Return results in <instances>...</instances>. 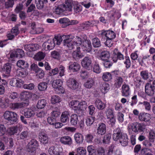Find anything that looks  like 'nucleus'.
I'll return each instance as SVG.
<instances>
[{
  "instance_id": "f257e3e1",
  "label": "nucleus",
  "mask_w": 155,
  "mask_h": 155,
  "mask_svg": "<svg viewBox=\"0 0 155 155\" xmlns=\"http://www.w3.org/2000/svg\"><path fill=\"white\" fill-rule=\"evenodd\" d=\"M113 135L114 140L115 141L119 140L121 145L124 147L127 146L128 143V138L127 134L121 132L119 127L116 129L114 132Z\"/></svg>"
},
{
  "instance_id": "f03ea898",
  "label": "nucleus",
  "mask_w": 155,
  "mask_h": 155,
  "mask_svg": "<svg viewBox=\"0 0 155 155\" xmlns=\"http://www.w3.org/2000/svg\"><path fill=\"white\" fill-rule=\"evenodd\" d=\"M112 76H114V87L117 89L120 88L123 84L125 77L122 75L121 72L119 70H116L111 71Z\"/></svg>"
},
{
  "instance_id": "7ed1b4c3",
  "label": "nucleus",
  "mask_w": 155,
  "mask_h": 155,
  "mask_svg": "<svg viewBox=\"0 0 155 155\" xmlns=\"http://www.w3.org/2000/svg\"><path fill=\"white\" fill-rule=\"evenodd\" d=\"M62 41L61 37L55 36L53 39L48 40L44 42L42 45V47L45 51L50 50L53 49L55 45H60Z\"/></svg>"
},
{
  "instance_id": "20e7f679",
  "label": "nucleus",
  "mask_w": 155,
  "mask_h": 155,
  "mask_svg": "<svg viewBox=\"0 0 155 155\" xmlns=\"http://www.w3.org/2000/svg\"><path fill=\"white\" fill-rule=\"evenodd\" d=\"M72 3L70 0H67L65 3L58 6L55 9V12L56 14L61 15L66 12H69L71 10Z\"/></svg>"
},
{
  "instance_id": "39448f33",
  "label": "nucleus",
  "mask_w": 155,
  "mask_h": 155,
  "mask_svg": "<svg viewBox=\"0 0 155 155\" xmlns=\"http://www.w3.org/2000/svg\"><path fill=\"white\" fill-rule=\"evenodd\" d=\"M4 117L12 124L17 123L18 120L17 114L15 112L6 111L4 113Z\"/></svg>"
},
{
  "instance_id": "423d86ee",
  "label": "nucleus",
  "mask_w": 155,
  "mask_h": 155,
  "mask_svg": "<svg viewBox=\"0 0 155 155\" xmlns=\"http://www.w3.org/2000/svg\"><path fill=\"white\" fill-rule=\"evenodd\" d=\"M67 85L70 89L76 91L81 89V83L75 79L70 78L67 81Z\"/></svg>"
},
{
  "instance_id": "0eeeda50",
  "label": "nucleus",
  "mask_w": 155,
  "mask_h": 155,
  "mask_svg": "<svg viewBox=\"0 0 155 155\" xmlns=\"http://www.w3.org/2000/svg\"><path fill=\"white\" fill-rule=\"evenodd\" d=\"M106 41L105 42V45L110 47L113 44V40L116 37V34L114 32L110 30H106Z\"/></svg>"
},
{
  "instance_id": "6e6552de",
  "label": "nucleus",
  "mask_w": 155,
  "mask_h": 155,
  "mask_svg": "<svg viewBox=\"0 0 155 155\" xmlns=\"http://www.w3.org/2000/svg\"><path fill=\"white\" fill-rule=\"evenodd\" d=\"M38 146V141L35 139H32L27 145V151L29 152L35 153Z\"/></svg>"
},
{
  "instance_id": "1a4fd4ad",
  "label": "nucleus",
  "mask_w": 155,
  "mask_h": 155,
  "mask_svg": "<svg viewBox=\"0 0 155 155\" xmlns=\"http://www.w3.org/2000/svg\"><path fill=\"white\" fill-rule=\"evenodd\" d=\"M82 67L88 70H91L92 68V60L91 58L89 57H85L81 62Z\"/></svg>"
},
{
  "instance_id": "9d476101",
  "label": "nucleus",
  "mask_w": 155,
  "mask_h": 155,
  "mask_svg": "<svg viewBox=\"0 0 155 155\" xmlns=\"http://www.w3.org/2000/svg\"><path fill=\"white\" fill-rule=\"evenodd\" d=\"M140 75L142 79L144 80H148V82H151L153 80V77L151 73L149 72L147 70L140 71Z\"/></svg>"
},
{
  "instance_id": "9b49d317",
  "label": "nucleus",
  "mask_w": 155,
  "mask_h": 155,
  "mask_svg": "<svg viewBox=\"0 0 155 155\" xmlns=\"http://www.w3.org/2000/svg\"><path fill=\"white\" fill-rule=\"evenodd\" d=\"M151 82H148L145 84V89L148 90L150 93L153 96L155 93V80L153 78V80Z\"/></svg>"
},
{
  "instance_id": "f8f14e48",
  "label": "nucleus",
  "mask_w": 155,
  "mask_h": 155,
  "mask_svg": "<svg viewBox=\"0 0 155 155\" xmlns=\"http://www.w3.org/2000/svg\"><path fill=\"white\" fill-rule=\"evenodd\" d=\"M138 118L141 121L150 123V122L151 116L148 113L142 112L139 114Z\"/></svg>"
},
{
  "instance_id": "ddd939ff",
  "label": "nucleus",
  "mask_w": 155,
  "mask_h": 155,
  "mask_svg": "<svg viewBox=\"0 0 155 155\" xmlns=\"http://www.w3.org/2000/svg\"><path fill=\"white\" fill-rule=\"evenodd\" d=\"M106 125L103 123H99L97 129V135H103L106 133Z\"/></svg>"
},
{
  "instance_id": "4468645a",
  "label": "nucleus",
  "mask_w": 155,
  "mask_h": 155,
  "mask_svg": "<svg viewBox=\"0 0 155 155\" xmlns=\"http://www.w3.org/2000/svg\"><path fill=\"white\" fill-rule=\"evenodd\" d=\"M80 68V64L77 62L70 61L68 64V69L72 72H78Z\"/></svg>"
},
{
  "instance_id": "2eb2a0df",
  "label": "nucleus",
  "mask_w": 155,
  "mask_h": 155,
  "mask_svg": "<svg viewBox=\"0 0 155 155\" xmlns=\"http://www.w3.org/2000/svg\"><path fill=\"white\" fill-rule=\"evenodd\" d=\"M11 69V64L9 63H6L5 64L2 69V71L7 75L3 74H2V76L3 77L7 78L9 76Z\"/></svg>"
},
{
  "instance_id": "dca6fc26",
  "label": "nucleus",
  "mask_w": 155,
  "mask_h": 155,
  "mask_svg": "<svg viewBox=\"0 0 155 155\" xmlns=\"http://www.w3.org/2000/svg\"><path fill=\"white\" fill-rule=\"evenodd\" d=\"M112 59L114 62H116L118 60H123L124 59V55L120 52L117 51V49H115L113 52Z\"/></svg>"
},
{
  "instance_id": "f3484780",
  "label": "nucleus",
  "mask_w": 155,
  "mask_h": 155,
  "mask_svg": "<svg viewBox=\"0 0 155 155\" xmlns=\"http://www.w3.org/2000/svg\"><path fill=\"white\" fill-rule=\"evenodd\" d=\"M28 103L22 102L21 103H12L9 104V107L13 110L21 108L27 106Z\"/></svg>"
},
{
  "instance_id": "a211bd4d",
  "label": "nucleus",
  "mask_w": 155,
  "mask_h": 155,
  "mask_svg": "<svg viewBox=\"0 0 155 155\" xmlns=\"http://www.w3.org/2000/svg\"><path fill=\"white\" fill-rule=\"evenodd\" d=\"M39 48V45L36 44H26L24 46L25 50L29 51H35L38 50Z\"/></svg>"
},
{
  "instance_id": "6ab92c4d",
  "label": "nucleus",
  "mask_w": 155,
  "mask_h": 155,
  "mask_svg": "<svg viewBox=\"0 0 155 155\" xmlns=\"http://www.w3.org/2000/svg\"><path fill=\"white\" fill-rule=\"evenodd\" d=\"M81 47L84 51H85L86 52H90L92 48L90 41L85 40Z\"/></svg>"
},
{
  "instance_id": "aec40b11",
  "label": "nucleus",
  "mask_w": 155,
  "mask_h": 155,
  "mask_svg": "<svg viewBox=\"0 0 155 155\" xmlns=\"http://www.w3.org/2000/svg\"><path fill=\"white\" fill-rule=\"evenodd\" d=\"M145 92L143 91H140L138 92L137 94L138 96L141 98H142L144 100L147 99V95L150 97H152V95L150 93V92H149L148 90L145 89V86L144 87Z\"/></svg>"
},
{
  "instance_id": "412c9836",
  "label": "nucleus",
  "mask_w": 155,
  "mask_h": 155,
  "mask_svg": "<svg viewBox=\"0 0 155 155\" xmlns=\"http://www.w3.org/2000/svg\"><path fill=\"white\" fill-rule=\"evenodd\" d=\"M92 23L91 21H88L84 22L80 24L78 29L81 31L87 30L91 26Z\"/></svg>"
},
{
  "instance_id": "4be33fe9",
  "label": "nucleus",
  "mask_w": 155,
  "mask_h": 155,
  "mask_svg": "<svg viewBox=\"0 0 155 155\" xmlns=\"http://www.w3.org/2000/svg\"><path fill=\"white\" fill-rule=\"evenodd\" d=\"M64 45L68 48L69 50H71L76 47L74 41L69 39H65L63 41Z\"/></svg>"
},
{
  "instance_id": "5701e85b",
  "label": "nucleus",
  "mask_w": 155,
  "mask_h": 155,
  "mask_svg": "<svg viewBox=\"0 0 155 155\" xmlns=\"http://www.w3.org/2000/svg\"><path fill=\"white\" fill-rule=\"evenodd\" d=\"M38 138L41 143L43 144H46L48 141V137L44 132H40L39 134Z\"/></svg>"
},
{
  "instance_id": "b1692460",
  "label": "nucleus",
  "mask_w": 155,
  "mask_h": 155,
  "mask_svg": "<svg viewBox=\"0 0 155 155\" xmlns=\"http://www.w3.org/2000/svg\"><path fill=\"white\" fill-rule=\"evenodd\" d=\"M99 59L101 61H107L110 59V54L109 52L107 51H102L99 56Z\"/></svg>"
},
{
  "instance_id": "393cba45",
  "label": "nucleus",
  "mask_w": 155,
  "mask_h": 155,
  "mask_svg": "<svg viewBox=\"0 0 155 155\" xmlns=\"http://www.w3.org/2000/svg\"><path fill=\"white\" fill-rule=\"evenodd\" d=\"M121 88L122 96L126 97L128 96L130 94L129 86L125 84L122 85Z\"/></svg>"
},
{
  "instance_id": "a878e982",
  "label": "nucleus",
  "mask_w": 155,
  "mask_h": 155,
  "mask_svg": "<svg viewBox=\"0 0 155 155\" xmlns=\"http://www.w3.org/2000/svg\"><path fill=\"white\" fill-rule=\"evenodd\" d=\"M144 129L143 126L142 124L137 123L134 124L132 127V130L135 133L142 132Z\"/></svg>"
},
{
  "instance_id": "bb28decb",
  "label": "nucleus",
  "mask_w": 155,
  "mask_h": 155,
  "mask_svg": "<svg viewBox=\"0 0 155 155\" xmlns=\"http://www.w3.org/2000/svg\"><path fill=\"white\" fill-rule=\"evenodd\" d=\"M22 127V125H20L19 126L17 125L16 126L11 127L7 129V132L10 135H14V134L17 133L18 128L19 127L21 128Z\"/></svg>"
},
{
  "instance_id": "cd10ccee",
  "label": "nucleus",
  "mask_w": 155,
  "mask_h": 155,
  "mask_svg": "<svg viewBox=\"0 0 155 155\" xmlns=\"http://www.w3.org/2000/svg\"><path fill=\"white\" fill-rule=\"evenodd\" d=\"M95 107L98 110H102L106 107V104L103 103L101 100L97 99L94 102Z\"/></svg>"
},
{
  "instance_id": "c85d7f7f",
  "label": "nucleus",
  "mask_w": 155,
  "mask_h": 155,
  "mask_svg": "<svg viewBox=\"0 0 155 155\" xmlns=\"http://www.w3.org/2000/svg\"><path fill=\"white\" fill-rule=\"evenodd\" d=\"M74 139L76 143L79 144L82 143L84 140L83 135L79 133H77L74 134Z\"/></svg>"
},
{
  "instance_id": "c756f323",
  "label": "nucleus",
  "mask_w": 155,
  "mask_h": 155,
  "mask_svg": "<svg viewBox=\"0 0 155 155\" xmlns=\"http://www.w3.org/2000/svg\"><path fill=\"white\" fill-rule=\"evenodd\" d=\"M79 102L78 101L73 100L70 102V106L74 110L76 111V113L79 114L78 109Z\"/></svg>"
},
{
  "instance_id": "7c9ffc66",
  "label": "nucleus",
  "mask_w": 155,
  "mask_h": 155,
  "mask_svg": "<svg viewBox=\"0 0 155 155\" xmlns=\"http://www.w3.org/2000/svg\"><path fill=\"white\" fill-rule=\"evenodd\" d=\"M21 80L19 79L13 78L10 82V85L13 87H21Z\"/></svg>"
},
{
  "instance_id": "2f4dec72",
  "label": "nucleus",
  "mask_w": 155,
  "mask_h": 155,
  "mask_svg": "<svg viewBox=\"0 0 155 155\" xmlns=\"http://www.w3.org/2000/svg\"><path fill=\"white\" fill-rule=\"evenodd\" d=\"M70 21L69 19L66 18H61L59 20V23L64 25V27H65L69 25L73 24L74 23L73 22L74 21Z\"/></svg>"
},
{
  "instance_id": "473e14b6",
  "label": "nucleus",
  "mask_w": 155,
  "mask_h": 155,
  "mask_svg": "<svg viewBox=\"0 0 155 155\" xmlns=\"http://www.w3.org/2000/svg\"><path fill=\"white\" fill-rule=\"evenodd\" d=\"M69 112L68 111H65L62 113L60 118L61 121L63 123L69 121Z\"/></svg>"
},
{
  "instance_id": "72a5a7b5",
  "label": "nucleus",
  "mask_w": 155,
  "mask_h": 155,
  "mask_svg": "<svg viewBox=\"0 0 155 155\" xmlns=\"http://www.w3.org/2000/svg\"><path fill=\"white\" fill-rule=\"evenodd\" d=\"M60 141L62 143L69 145H71L72 143L71 138L69 136L62 137L60 139Z\"/></svg>"
},
{
  "instance_id": "f704fd0d",
  "label": "nucleus",
  "mask_w": 155,
  "mask_h": 155,
  "mask_svg": "<svg viewBox=\"0 0 155 155\" xmlns=\"http://www.w3.org/2000/svg\"><path fill=\"white\" fill-rule=\"evenodd\" d=\"M100 89L101 92L105 94L110 89L109 85L106 83H103L100 85Z\"/></svg>"
},
{
  "instance_id": "c9c22d12",
  "label": "nucleus",
  "mask_w": 155,
  "mask_h": 155,
  "mask_svg": "<svg viewBox=\"0 0 155 155\" xmlns=\"http://www.w3.org/2000/svg\"><path fill=\"white\" fill-rule=\"evenodd\" d=\"M94 79L90 78H88L85 82L84 83V86L87 88L90 89L94 85Z\"/></svg>"
},
{
  "instance_id": "e433bc0d",
  "label": "nucleus",
  "mask_w": 155,
  "mask_h": 155,
  "mask_svg": "<svg viewBox=\"0 0 155 155\" xmlns=\"http://www.w3.org/2000/svg\"><path fill=\"white\" fill-rule=\"evenodd\" d=\"M76 48V51H74L72 53L73 58L76 59L82 58L83 56L80 51V47H77Z\"/></svg>"
},
{
  "instance_id": "4c0bfd02",
  "label": "nucleus",
  "mask_w": 155,
  "mask_h": 155,
  "mask_svg": "<svg viewBox=\"0 0 155 155\" xmlns=\"http://www.w3.org/2000/svg\"><path fill=\"white\" fill-rule=\"evenodd\" d=\"M87 102L84 101H81L79 102L78 112L79 114H81L83 113L84 110L87 107Z\"/></svg>"
},
{
  "instance_id": "58836bf2",
  "label": "nucleus",
  "mask_w": 155,
  "mask_h": 155,
  "mask_svg": "<svg viewBox=\"0 0 155 155\" xmlns=\"http://www.w3.org/2000/svg\"><path fill=\"white\" fill-rule=\"evenodd\" d=\"M49 153L51 155H58L60 153L58 148L57 147H51L48 150Z\"/></svg>"
},
{
  "instance_id": "ea45409f",
  "label": "nucleus",
  "mask_w": 155,
  "mask_h": 155,
  "mask_svg": "<svg viewBox=\"0 0 155 155\" xmlns=\"http://www.w3.org/2000/svg\"><path fill=\"white\" fill-rule=\"evenodd\" d=\"M45 56V54L42 51H39L35 55L34 59L38 61H41L43 60Z\"/></svg>"
},
{
  "instance_id": "a19ab883",
  "label": "nucleus",
  "mask_w": 155,
  "mask_h": 155,
  "mask_svg": "<svg viewBox=\"0 0 155 155\" xmlns=\"http://www.w3.org/2000/svg\"><path fill=\"white\" fill-rule=\"evenodd\" d=\"M34 114L33 110L31 109L28 108L25 109L23 114L25 117L29 118L34 116Z\"/></svg>"
},
{
  "instance_id": "79ce46f5",
  "label": "nucleus",
  "mask_w": 155,
  "mask_h": 155,
  "mask_svg": "<svg viewBox=\"0 0 155 155\" xmlns=\"http://www.w3.org/2000/svg\"><path fill=\"white\" fill-rule=\"evenodd\" d=\"M21 69L27 68H28L29 65L27 62L22 60H19L16 64Z\"/></svg>"
},
{
  "instance_id": "37998d69",
  "label": "nucleus",
  "mask_w": 155,
  "mask_h": 155,
  "mask_svg": "<svg viewBox=\"0 0 155 155\" xmlns=\"http://www.w3.org/2000/svg\"><path fill=\"white\" fill-rule=\"evenodd\" d=\"M47 0H35V3L38 9L42 8L44 6V4L47 3Z\"/></svg>"
},
{
  "instance_id": "c03bdc74",
  "label": "nucleus",
  "mask_w": 155,
  "mask_h": 155,
  "mask_svg": "<svg viewBox=\"0 0 155 155\" xmlns=\"http://www.w3.org/2000/svg\"><path fill=\"white\" fill-rule=\"evenodd\" d=\"M47 104V101L45 99L39 100L36 105L38 109L43 108Z\"/></svg>"
},
{
  "instance_id": "a18cd8bd",
  "label": "nucleus",
  "mask_w": 155,
  "mask_h": 155,
  "mask_svg": "<svg viewBox=\"0 0 155 155\" xmlns=\"http://www.w3.org/2000/svg\"><path fill=\"white\" fill-rule=\"evenodd\" d=\"M112 74L111 73L105 72L103 73L102 76L103 79L105 81H108L112 79Z\"/></svg>"
},
{
  "instance_id": "49530a36",
  "label": "nucleus",
  "mask_w": 155,
  "mask_h": 155,
  "mask_svg": "<svg viewBox=\"0 0 155 155\" xmlns=\"http://www.w3.org/2000/svg\"><path fill=\"white\" fill-rule=\"evenodd\" d=\"M106 31L104 30L98 31L97 36L101 39V41H106Z\"/></svg>"
},
{
  "instance_id": "de8ad7c7",
  "label": "nucleus",
  "mask_w": 155,
  "mask_h": 155,
  "mask_svg": "<svg viewBox=\"0 0 155 155\" xmlns=\"http://www.w3.org/2000/svg\"><path fill=\"white\" fill-rule=\"evenodd\" d=\"M78 121V115L75 114H72L71 117L70 123L72 125H77Z\"/></svg>"
},
{
  "instance_id": "09e8293b",
  "label": "nucleus",
  "mask_w": 155,
  "mask_h": 155,
  "mask_svg": "<svg viewBox=\"0 0 155 155\" xmlns=\"http://www.w3.org/2000/svg\"><path fill=\"white\" fill-rule=\"evenodd\" d=\"M151 152L152 150L150 148H144L140 150L141 155H153L151 153Z\"/></svg>"
},
{
  "instance_id": "8fccbe9b",
  "label": "nucleus",
  "mask_w": 155,
  "mask_h": 155,
  "mask_svg": "<svg viewBox=\"0 0 155 155\" xmlns=\"http://www.w3.org/2000/svg\"><path fill=\"white\" fill-rule=\"evenodd\" d=\"M47 85L48 83L45 82H40L38 85V89L41 91H45L47 88Z\"/></svg>"
},
{
  "instance_id": "3c124183",
  "label": "nucleus",
  "mask_w": 155,
  "mask_h": 155,
  "mask_svg": "<svg viewBox=\"0 0 155 155\" xmlns=\"http://www.w3.org/2000/svg\"><path fill=\"white\" fill-rule=\"evenodd\" d=\"M63 84V81L61 79L56 80L54 81L52 84L53 87L54 88H57L61 86Z\"/></svg>"
},
{
  "instance_id": "603ef678",
  "label": "nucleus",
  "mask_w": 155,
  "mask_h": 155,
  "mask_svg": "<svg viewBox=\"0 0 155 155\" xmlns=\"http://www.w3.org/2000/svg\"><path fill=\"white\" fill-rule=\"evenodd\" d=\"M92 41V45L94 48H98L101 45L100 41L97 38H93Z\"/></svg>"
},
{
  "instance_id": "864d4df0",
  "label": "nucleus",
  "mask_w": 155,
  "mask_h": 155,
  "mask_svg": "<svg viewBox=\"0 0 155 155\" xmlns=\"http://www.w3.org/2000/svg\"><path fill=\"white\" fill-rule=\"evenodd\" d=\"M93 71L97 74H99L101 72V68L98 62H95L94 64L93 67Z\"/></svg>"
},
{
  "instance_id": "5fc2aeb1",
  "label": "nucleus",
  "mask_w": 155,
  "mask_h": 155,
  "mask_svg": "<svg viewBox=\"0 0 155 155\" xmlns=\"http://www.w3.org/2000/svg\"><path fill=\"white\" fill-rule=\"evenodd\" d=\"M15 52L16 58H21L25 56V54L24 51L21 49L18 48L16 49Z\"/></svg>"
},
{
  "instance_id": "6e6d98bb",
  "label": "nucleus",
  "mask_w": 155,
  "mask_h": 155,
  "mask_svg": "<svg viewBox=\"0 0 155 155\" xmlns=\"http://www.w3.org/2000/svg\"><path fill=\"white\" fill-rule=\"evenodd\" d=\"M28 74V72L27 68L21 69L18 72V75L20 77L23 78L25 77Z\"/></svg>"
},
{
  "instance_id": "4d7b16f0",
  "label": "nucleus",
  "mask_w": 155,
  "mask_h": 155,
  "mask_svg": "<svg viewBox=\"0 0 155 155\" xmlns=\"http://www.w3.org/2000/svg\"><path fill=\"white\" fill-rule=\"evenodd\" d=\"M61 101L60 97L56 95H53L51 98V102L52 104L59 103Z\"/></svg>"
},
{
  "instance_id": "13d9d810",
  "label": "nucleus",
  "mask_w": 155,
  "mask_h": 155,
  "mask_svg": "<svg viewBox=\"0 0 155 155\" xmlns=\"http://www.w3.org/2000/svg\"><path fill=\"white\" fill-rule=\"evenodd\" d=\"M35 73L37 78L40 79L43 78L45 75L44 71L40 68L38 69V70L36 71Z\"/></svg>"
},
{
  "instance_id": "bf43d9fd",
  "label": "nucleus",
  "mask_w": 155,
  "mask_h": 155,
  "mask_svg": "<svg viewBox=\"0 0 155 155\" xmlns=\"http://www.w3.org/2000/svg\"><path fill=\"white\" fill-rule=\"evenodd\" d=\"M95 117H88L86 119L85 123L87 126H90L92 125L94 122Z\"/></svg>"
},
{
  "instance_id": "052dcab7",
  "label": "nucleus",
  "mask_w": 155,
  "mask_h": 155,
  "mask_svg": "<svg viewBox=\"0 0 155 155\" xmlns=\"http://www.w3.org/2000/svg\"><path fill=\"white\" fill-rule=\"evenodd\" d=\"M87 151L89 155H96V150L92 146H88L87 147Z\"/></svg>"
},
{
  "instance_id": "680f3d73",
  "label": "nucleus",
  "mask_w": 155,
  "mask_h": 155,
  "mask_svg": "<svg viewBox=\"0 0 155 155\" xmlns=\"http://www.w3.org/2000/svg\"><path fill=\"white\" fill-rule=\"evenodd\" d=\"M74 12L77 13L82 11V7L80 3L77 2L74 5Z\"/></svg>"
},
{
  "instance_id": "e2e57ef3",
  "label": "nucleus",
  "mask_w": 155,
  "mask_h": 155,
  "mask_svg": "<svg viewBox=\"0 0 155 155\" xmlns=\"http://www.w3.org/2000/svg\"><path fill=\"white\" fill-rule=\"evenodd\" d=\"M111 134L109 133L107 134L104 136L103 138V140H102L103 143L105 144L109 143L111 138Z\"/></svg>"
},
{
  "instance_id": "0e129e2a",
  "label": "nucleus",
  "mask_w": 155,
  "mask_h": 155,
  "mask_svg": "<svg viewBox=\"0 0 155 155\" xmlns=\"http://www.w3.org/2000/svg\"><path fill=\"white\" fill-rule=\"evenodd\" d=\"M144 82L142 80L141 77H137L135 81L134 84L136 88H139L142 84H143Z\"/></svg>"
},
{
  "instance_id": "69168bd1",
  "label": "nucleus",
  "mask_w": 155,
  "mask_h": 155,
  "mask_svg": "<svg viewBox=\"0 0 155 155\" xmlns=\"http://www.w3.org/2000/svg\"><path fill=\"white\" fill-rule=\"evenodd\" d=\"M20 25V24H18L16 25L15 27L12 28L11 30V33L14 34L15 35L17 36L18 35L19 31L18 27Z\"/></svg>"
},
{
  "instance_id": "338daca9",
  "label": "nucleus",
  "mask_w": 155,
  "mask_h": 155,
  "mask_svg": "<svg viewBox=\"0 0 155 155\" xmlns=\"http://www.w3.org/2000/svg\"><path fill=\"white\" fill-rule=\"evenodd\" d=\"M74 40L76 41H74L75 45H76V47H80L83 41L80 37L78 36H75Z\"/></svg>"
},
{
  "instance_id": "774afa93",
  "label": "nucleus",
  "mask_w": 155,
  "mask_h": 155,
  "mask_svg": "<svg viewBox=\"0 0 155 155\" xmlns=\"http://www.w3.org/2000/svg\"><path fill=\"white\" fill-rule=\"evenodd\" d=\"M29 135V132L26 130L21 132L19 135V137L21 139L24 140L27 138Z\"/></svg>"
}]
</instances>
